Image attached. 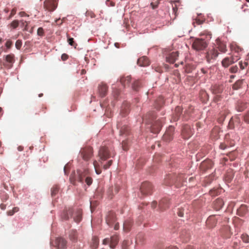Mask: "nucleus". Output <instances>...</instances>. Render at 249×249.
Wrapping results in <instances>:
<instances>
[{"mask_svg":"<svg viewBox=\"0 0 249 249\" xmlns=\"http://www.w3.org/2000/svg\"><path fill=\"white\" fill-rule=\"evenodd\" d=\"M115 155V153L114 152V150L111 147L102 146L100 148L98 151L99 160L98 161L94 160L93 162L97 174H100L102 172L100 165L102 164V162L110 157H114Z\"/></svg>","mask_w":249,"mask_h":249,"instance_id":"nucleus-1","label":"nucleus"},{"mask_svg":"<svg viewBox=\"0 0 249 249\" xmlns=\"http://www.w3.org/2000/svg\"><path fill=\"white\" fill-rule=\"evenodd\" d=\"M200 36H206L207 39L196 38L194 40L192 44L193 48L196 51H202L205 49L208 46V41L212 37L210 32L205 30L200 34Z\"/></svg>","mask_w":249,"mask_h":249,"instance_id":"nucleus-2","label":"nucleus"},{"mask_svg":"<svg viewBox=\"0 0 249 249\" xmlns=\"http://www.w3.org/2000/svg\"><path fill=\"white\" fill-rule=\"evenodd\" d=\"M89 173L88 169L78 170L77 171V174L75 175L74 181L72 183L75 185L76 181L83 183L84 178H86L87 177H88Z\"/></svg>","mask_w":249,"mask_h":249,"instance_id":"nucleus-3","label":"nucleus"},{"mask_svg":"<svg viewBox=\"0 0 249 249\" xmlns=\"http://www.w3.org/2000/svg\"><path fill=\"white\" fill-rule=\"evenodd\" d=\"M79 154L85 160H89L93 155L92 147L88 146L81 149Z\"/></svg>","mask_w":249,"mask_h":249,"instance_id":"nucleus-4","label":"nucleus"},{"mask_svg":"<svg viewBox=\"0 0 249 249\" xmlns=\"http://www.w3.org/2000/svg\"><path fill=\"white\" fill-rule=\"evenodd\" d=\"M194 131L190 125L185 124L181 130V135L184 139H188L193 134Z\"/></svg>","mask_w":249,"mask_h":249,"instance_id":"nucleus-5","label":"nucleus"},{"mask_svg":"<svg viewBox=\"0 0 249 249\" xmlns=\"http://www.w3.org/2000/svg\"><path fill=\"white\" fill-rule=\"evenodd\" d=\"M140 189L143 195L151 194L152 191V185L150 182H144L142 183Z\"/></svg>","mask_w":249,"mask_h":249,"instance_id":"nucleus-6","label":"nucleus"},{"mask_svg":"<svg viewBox=\"0 0 249 249\" xmlns=\"http://www.w3.org/2000/svg\"><path fill=\"white\" fill-rule=\"evenodd\" d=\"M152 123L151 128V132L153 133H159L162 125V121L161 120L158 119L154 121Z\"/></svg>","mask_w":249,"mask_h":249,"instance_id":"nucleus-7","label":"nucleus"},{"mask_svg":"<svg viewBox=\"0 0 249 249\" xmlns=\"http://www.w3.org/2000/svg\"><path fill=\"white\" fill-rule=\"evenodd\" d=\"M174 130L175 129L173 126H170L163 136V140L166 142L172 140L173 138Z\"/></svg>","mask_w":249,"mask_h":249,"instance_id":"nucleus-8","label":"nucleus"},{"mask_svg":"<svg viewBox=\"0 0 249 249\" xmlns=\"http://www.w3.org/2000/svg\"><path fill=\"white\" fill-rule=\"evenodd\" d=\"M57 5L56 0H46L44 2V6L46 8L50 11L55 9Z\"/></svg>","mask_w":249,"mask_h":249,"instance_id":"nucleus-9","label":"nucleus"},{"mask_svg":"<svg viewBox=\"0 0 249 249\" xmlns=\"http://www.w3.org/2000/svg\"><path fill=\"white\" fill-rule=\"evenodd\" d=\"M218 55V53L215 49H212L207 52L206 58L208 62L210 63L212 59H215Z\"/></svg>","mask_w":249,"mask_h":249,"instance_id":"nucleus-10","label":"nucleus"},{"mask_svg":"<svg viewBox=\"0 0 249 249\" xmlns=\"http://www.w3.org/2000/svg\"><path fill=\"white\" fill-rule=\"evenodd\" d=\"M170 200L168 198H163L160 200L159 207L161 211H164L168 208L170 205Z\"/></svg>","mask_w":249,"mask_h":249,"instance_id":"nucleus-11","label":"nucleus"},{"mask_svg":"<svg viewBox=\"0 0 249 249\" xmlns=\"http://www.w3.org/2000/svg\"><path fill=\"white\" fill-rule=\"evenodd\" d=\"M116 220V216L114 212H109L106 217V222L107 224L111 226L115 222Z\"/></svg>","mask_w":249,"mask_h":249,"instance_id":"nucleus-12","label":"nucleus"},{"mask_svg":"<svg viewBox=\"0 0 249 249\" xmlns=\"http://www.w3.org/2000/svg\"><path fill=\"white\" fill-rule=\"evenodd\" d=\"M217 220L215 215L210 216L206 221V225L209 228H212L215 226Z\"/></svg>","mask_w":249,"mask_h":249,"instance_id":"nucleus-13","label":"nucleus"},{"mask_svg":"<svg viewBox=\"0 0 249 249\" xmlns=\"http://www.w3.org/2000/svg\"><path fill=\"white\" fill-rule=\"evenodd\" d=\"M178 52H172L166 57V60L168 62L174 63L178 60Z\"/></svg>","mask_w":249,"mask_h":249,"instance_id":"nucleus-14","label":"nucleus"},{"mask_svg":"<svg viewBox=\"0 0 249 249\" xmlns=\"http://www.w3.org/2000/svg\"><path fill=\"white\" fill-rule=\"evenodd\" d=\"M72 216L73 218L74 221L79 223L82 219V210L78 209L74 210L72 213Z\"/></svg>","mask_w":249,"mask_h":249,"instance_id":"nucleus-15","label":"nucleus"},{"mask_svg":"<svg viewBox=\"0 0 249 249\" xmlns=\"http://www.w3.org/2000/svg\"><path fill=\"white\" fill-rule=\"evenodd\" d=\"M215 45L220 52L222 53H225L226 52L227 47L226 44L224 42L221 41L219 38L216 39Z\"/></svg>","mask_w":249,"mask_h":249,"instance_id":"nucleus-16","label":"nucleus"},{"mask_svg":"<svg viewBox=\"0 0 249 249\" xmlns=\"http://www.w3.org/2000/svg\"><path fill=\"white\" fill-rule=\"evenodd\" d=\"M182 111V109L180 107H177L175 109L174 113L173 114L172 120L174 122L178 121L181 116Z\"/></svg>","mask_w":249,"mask_h":249,"instance_id":"nucleus-17","label":"nucleus"},{"mask_svg":"<svg viewBox=\"0 0 249 249\" xmlns=\"http://www.w3.org/2000/svg\"><path fill=\"white\" fill-rule=\"evenodd\" d=\"M117 128L120 129V135L121 136H127L129 133V129L128 127L125 125L121 126L120 124H117Z\"/></svg>","mask_w":249,"mask_h":249,"instance_id":"nucleus-18","label":"nucleus"},{"mask_svg":"<svg viewBox=\"0 0 249 249\" xmlns=\"http://www.w3.org/2000/svg\"><path fill=\"white\" fill-rule=\"evenodd\" d=\"M55 244L59 249H64L66 247L67 241L63 238L58 237L55 240Z\"/></svg>","mask_w":249,"mask_h":249,"instance_id":"nucleus-19","label":"nucleus"},{"mask_svg":"<svg viewBox=\"0 0 249 249\" xmlns=\"http://www.w3.org/2000/svg\"><path fill=\"white\" fill-rule=\"evenodd\" d=\"M137 64L141 67H145L149 65L150 62L146 56H142L138 59Z\"/></svg>","mask_w":249,"mask_h":249,"instance_id":"nucleus-20","label":"nucleus"},{"mask_svg":"<svg viewBox=\"0 0 249 249\" xmlns=\"http://www.w3.org/2000/svg\"><path fill=\"white\" fill-rule=\"evenodd\" d=\"M99 94L101 97H104L107 91V87L106 84H101L98 87Z\"/></svg>","mask_w":249,"mask_h":249,"instance_id":"nucleus-21","label":"nucleus"},{"mask_svg":"<svg viewBox=\"0 0 249 249\" xmlns=\"http://www.w3.org/2000/svg\"><path fill=\"white\" fill-rule=\"evenodd\" d=\"M130 105L128 103H124L122 106L121 110V114L123 116H125L129 112Z\"/></svg>","mask_w":249,"mask_h":249,"instance_id":"nucleus-22","label":"nucleus"},{"mask_svg":"<svg viewBox=\"0 0 249 249\" xmlns=\"http://www.w3.org/2000/svg\"><path fill=\"white\" fill-rule=\"evenodd\" d=\"M224 205V202L221 198L216 199L213 203V208L215 210H219L221 209Z\"/></svg>","mask_w":249,"mask_h":249,"instance_id":"nucleus-23","label":"nucleus"},{"mask_svg":"<svg viewBox=\"0 0 249 249\" xmlns=\"http://www.w3.org/2000/svg\"><path fill=\"white\" fill-rule=\"evenodd\" d=\"M119 241V237L117 235H114L110 238L109 247L111 249H114Z\"/></svg>","mask_w":249,"mask_h":249,"instance_id":"nucleus-24","label":"nucleus"},{"mask_svg":"<svg viewBox=\"0 0 249 249\" xmlns=\"http://www.w3.org/2000/svg\"><path fill=\"white\" fill-rule=\"evenodd\" d=\"M212 161L210 160H207L203 161L200 166V167L202 170H206L208 169L211 168L212 167Z\"/></svg>","mask_w":249,"mask_h":249,"instance_id":"nucleus-25","label":"nucleus"},{"mask_svg":"<svg viewBox=\"0 0 249 249\" xmlns=\"http://www.w3.org/2000/svg\"><path fill=\"white\" fill-rule=\"evenodd\" d=\"M132 226V221L131 219H127L126 220L124 223L123 225V229L124 231L125 232H128L130 231L131 228Z\"/></svg>","mask_w":249,"mask_h":249,"instance_id":"nucleus-26","label":"nucleus"},{"mask_svg":"<svg viewBox=\"0 0 249 249\" xmlns=\"http://www.w3.org/2000/svg\"><path fill=\"white\" fill-rule=\"evenodd\" d=\"M5 61L8 63V67L11 68L15 61L14 55L13 54L7 55L5 56Z\"/></svg>","mask_w":249,"mask_h":249,"instance_id":"nucleus-27","label":"nucleus"},{"mask_svg":"<svg viewBox=\"0 0 249 249\" xmlns=\"http://www.w3.org/2000/svg\"><path fill=\"white\" fill-rule=\"evenodd\" d=\"M73 212V210L71 208L69 209L68 210L64 211L63 214H62V218L64 220L68 219L70 217L72 216Z\"/></svg>","mask_w":249,"mask_h":249,"instance_id":"nucleus-28","label":"nucleus"},{"mask_svg":"<svg viewBox=\"0 0 249 249\" xmlns=\"http://www.w3.org/2000/svg\"><path fill=\"white\" fill-rule=\"evenodd\" d=\"M211 90L213 94H217L222 92L223 88L221 86L215 85L211 87Z\"/></svg>","mask_w":249,"mask_h":249,"instance_id":"nucleus-29","label":"nucleus"},{"mask_svg":"<svg viewBox=\"0 0 249 249\" xmlns=\"http://www.w3.org/2000/svg\"><path fill=\"white\" fill-rule=\"evenodd\" d=\"M234 57H236L237 59H239L240 56L243 53V50L239 46L234 44Z\"/></svg>","mask_w":249,"mask_h":249,"instance_id":"nucleus-30","label":"nucleus"},{"mask_svg":"<svg viewBox=\"0 0 249 249\" xmlns=\"http://www.w3.org/2000/svg\"><path fill=\"white\" fill-rule=\"evenodd\" d=\"M233 58L232 56H231L230 58L226 57L224 59L222 62V65L224 67H228L233 63Z\"/></svg>","mask_w":249,"mask_h":249,"instance_id":"nucleus-31","label":"nucleus"},{"mask_svg":"<svg viewBox=\"0 0 249 249\" xmlns=\"http://www.w3.org/2000/svg\"><path fill=\"white\" fill-rule=\"evenodd\" d=\"M131 80V77L130 76H127L125 77H123L120 79V82L121 84L124 86L125 87L127 85H129Z\"/></svg>","mask_w":249,"mask_h":249,"instance_id":"nucleus-32","label":"nucleus"},{"mask_svg":"<svg viewBox=\"0 0 249 249\" xmlns=\"http://www.w3.org/2000/svg\"><path fill=\"white\" fill-rule=\"evenodd\" d=\"M164 101L163 97L162 96H160L158 98V99L156 100L155 107L157 109H159L160 107H161L164 104Z\"/></svg>","mask_w":249,"mask_h":249,"instance_id":"nucleus-33","label":"nucleus"},{"mask_svg":"<svg viewBox=\"0 0 249 249\" xmlns=\"http://www.w3.org/2000/svg\"><path fill=\"white\" fill-rule=\"evenodd\" d=\"M99 245V239L96 236H93L92 238L90 243V247L93 249H96L98 248Z\"/></svg>","mask_w":249,"mask_h":249,"instance_id":"nucleus-34","label":"nucleus"},{"mask_svg":"<svg viewBox=\"0 0 249 249\" xmlns=\"http://www.w3.org/2000/svg\"><path fill=\"white\" fill-rule=\"evenodd\" d=\"M247 211V208L245 205H241L240 208L237 210V214L239 216H243Z\"/></svg>","mask_w":249,"mask_h":249,"instance_id":"nucleus-35","label":"nucleus"},{"mask_svg":"<svg viewBox=\"0 0 249 249\" xmlns=\"http://www.w3.org/2000/svg\"><path fill=\"white\" fill-rule=\"evenodd\" d=\"M221 191V189L220 188L213 189L210 191L209 193L211 196H214L219 195Z\"/></svg>","mask_w":249,"mask_h":249,"instance_id":"nucleus-36","label":"nucleus"},{"mask_svg":"<svg viewBox=\"0 0 249 249\" xmlns=\"http://www.w3.org/2000/svg\"><path fill=\"white\" fill-rule=\"evenodd\" d=\"M59 190V187L58 185H54L51 189V195L52 196H54L57 194Z\"/></svg>","mask_w":249,"mask_h":249,"instance_id":"nucleus-37","label":"nucleus"},{"mask_svg":"<svg viewBox=\"0 0 249 249\" xmlns=\"http://www.w3.org/2000/svg\"><path fill=\"white\" fill-rule=\"evenodd\" d=\"M141 85V82L139 80L135 81L132 84V88L135 90H137Z\"/></svg>","mask_w":249,"mask_h":249,"instance_id":"nucleus-38","label":"nucleus"},{"mask_svg":"<svg viewBox=\"0 0 249 249\" xmlns=\"http://www.w3.org/2000/svg\"><path fill=\"white\" fill-rule=\"evenodd\" d=\"M67 37H68V42L69 44L70 45L74 47V48H75L76 46H77V44L76 43H75V42L74 41L73 38L70 37L68 35H67Z\"/></svg>","mask_w":249,"mask_h":249,"instance_id":"nucleus-39","label":"nucleus"},{"mask_svg":"<svg viewBox=\"0 0 249 249\" xmlns=\"http://www.w3.org/2000/svg\"><path fill=\"white\" fill-rule=\"evenodd\" d=\"M243 83V80H238L234 83V89H239Z\"/></svg>","mask_w":249,"mask_h":249,"instance_id":"nucleus-40","label":"nucleus"},{"mask_svg":"<svg viewBox=\"0 0 249 249\" xmlns=\"http://www.w3.org/2000/svg\"><path fill=\"white\" fill-rule=\"evenodd\" d=\"M243 241L245 243H249V236L246 234H243L241 236Z\"/></svg>","mask_w":249,"mask_h":249,"instance_id":"nucleus-41","label":"nucleus"},{"mask_svg":"<svg viewBox=\"0 0 249 249\" xmlns=\"http://www.w3.org/2000/svg\"><path fill=\"white\" fill-rule=\"evenodd\" d=\"M19 25V22L17 20H15L13 21L11 24L10 26L12 27L13 29L16 28L17 27H18Z\"/></svg>","mask_w":249,"mask_h":249,"instance_id":"nucleus-42","label":"nucleus"},{"mask_svg":"<svg viewBox=\"0 0 249 249\" xmlns=\"http://www.w3.org/2000/svg\"><path fill=\"white\" fill-rule=\"evenodd\" d=\"M122 147L124 150H127L128 149L127 140H123V141Z\"/></svg>","mask_w":249,"mask_h":249,"instance_id":"nucleus-43","label":"nucleus"},{"mask_svg":"<svg viewBox=\"0 0 249 249\" xmlns=\"http://www.w3.org/2000/svg\"><path fill=\"white\" fill-rule=\"evenodd\" d=\"M22 44L21 40L18 39L16 41L15 46L17 49L19 50L22 46Z\"/></svg>","mask_w":249,"mask_h":249,"instance_id":"nucleus-44","label":"nucleus"},{"mask_svg":"<svg viewBox=\"0 0 249 249\" xmlns=\"http://www.w3.org/2000/svg\"><path fill=\"white\" fill-rule=\"evenodd\" d=\"M85 182H86L87 184L89 186L92 183V179L91 178L88 177H87L85 179Z\"/></svg>","mask_w":249,"mask_h":249,"instance_id":"nucleus-45","label":"nucleus"},{"mask_svg":"<svg viewBox=\"0 0 249 249\" xmlns=\"http://www.w3.org/2000/svg\"><path fill=\"white\" fill-rule=\"evenodd\" d=\"M37 35L39 36H44V30L42 27H40L37 29Z\"/></svg>","mask_w":249,"mask_h":249,"instance_id":"nucleus-46","label":"nucleus"},{"mask_svg":"<svg viewBox=\"0 0 249 249\" xmlns=\"http://www.w3.org/2000/svg\"><path fill=\"white\" fill-rule=\"evenodd\" d=\"M129 245V241L127 240H124L122 243V249H127V247Z\"/></svg>","mask_w":249,"mask_h":249,"instance_id":"nucleus-47","label":"nucleus"},{"mask_svg":"<svg viewBox=\"0 0 249 249\" xmlns=\"http://www.w3.org/2000/svg\"><path fill=\"white\" fill-rule=\"evenodd\" d=\"M153 68L154 69L155 71L161 73L162 72V69L159 66H153Z\"/></svg>","mask_w":249,"mask_h":249,"instance_id":"nucleus-48","label":"nucleus"},{"mask_svg":"<svg viewBox=\"0 0 249 249\" xmlns=\"http://www.w3.org/2000/svg\"><path fill=\"white\" fill-rule=\"evenodd\" d=\"M147 117V116H146ZM147 118L149 120H154L156 118V116L154 114L153 112L149 113L148 114Z\"/></svg>","mask_w":249,"mask_h":249,"instance_id":"nucleus-49","label":"nucleus"},{"mask_svg":"<svg viewBox=\"0 0 249 249\" xmlns=\"http://www.w3.org/2000/svg\"><path fill=\"white\" fill-rule=\"evenodd\" d=\"M70 237L71 240H74L76 238V231H71V233L70 235Z\"/></svg>","mask_w":249,"mask_h":249,"instance_id":"nucleus-50","label":"nucleus"},{"mask_svg":"<svg viewBox=\"0 0 249 249\" xmlns=\"http://www.w3.org/2000/svg\"><path fill=\"white\" fill-rule=\"evenodd\" d=\"M112 163V160H109L107 162V164H105L104 165L103 168L105 169H107V168H108L111 165Z\"/></svg>","mask_w":249,"mask_h":249,"instance_id":"nucleus-51","label":"nucleus"},{"mask_svg":"<svg viewBox=\"0 0 249 249\" xmlns=\"http://www.w3.org/2000/svg\"><path fill=\"white\" fill-rule=\"evenodd\" d=\"M247 65H248V63L247 62H244L243 63L242 62H239V65L241 70L244 69L245 68V67L247 66Z\"/></svg>","mask_w":249,"mask_h":249,"instance_id":"nucleus-52","label":"nucleus"},{"mask_svg":"<svg viewBox=\"0 0 249 249\" xmlns=\"http://www.w3.org/2000/svg\"><path fill=\"white\" fill-rule=\"evenodd\" d=\"M12 44H13L12 41L10 40H8L5 43V46L7 48L9 49L11 48Z\"/></svg>","mask_w":249,"mask_h":249,"instance_id":"nucleus-53","label":"nucleus"},{"mask_svg":"<svg viewBox=\"0 0 249 249\" xmlns=\"http://www.w3.org/2000/svg\"><path fill=\"white\" fill-rule=\"evenodd\" d=\"M203 22H204V20H203V19H200L199 18H196V21L194 22L193 23L195 24V23H196L197 25H199V24H202Z\"/></svg>","mask_w":249,"mask_h":249,"instance_id":"nucleus-54","label":"nucleus"},{"mask_svg":"<svg viewBox=\"0 0 249 249\" xmlns=\"http://www.w3.org/2000/svg\"><path fill=\"white\" fill-rule=\"evenodd\" d=\"M182 117L184 120H187L189 117L188 111H185Z\"/></svg>","mask_w":249,"mask_h":249,"instance_id":"nucleus-55","label":"nucleus"},{"mask_svg":"<svg viewBox=\"0 0 249 249\" xmlns=\"http://www.w3.org/2000/svg\"><path fill=\"white\" fill-rule=\"evenodd\" d=\"M110 244V238H106L104 239L103 241V244L104 245H107L108 244Z\"/></svg>","mask_w":249,"mask_h":249,"instance_id":"nucleus-56","label":"nucleus"},{"mask_svg":"<svg viewBox=\"0 0 249 249\" xmlns=\"http://www.w3.org/2000/svg\"><path fill=\"white\" fill-rule=\"evenodd\" d=\"M178 214L180 217H182L183 216V210L181 209H179L178 212Z\"/></svg>","mask_w":249,"mask_h":249,"instance_id":"nucleus-57","label":"nucleus"},{"mask_svg":"<svg viewBox=\"0 0 249 249\" xmlns=\"http://www.w3.org/2000/svg\"><path fill=\"white\" fill-rule=\"evenodd\" d=\"M244 120L246 122L249 123V112L244 116Z\"/></svg>","mask_w":249,"mask_h":249,"instance_id":"nucleus-58","label":"nucleus"},{"mask_svg":"<svg viewBox=\"0 0 249 249\" xmlns=\"http://www.w3.org/2000/svg\"><path fill=\"white\" fill-rule=\"evenodd\" d=\"M68 58V55L66 53H63L61 55V59L63 61H65Z\"/></svg>","mask_w":249,"mask_h":249,"instance_id":"nucleus-59","label":"nucleus"},{"mask_svg":"<svg viewBox=\"0 0 249 249\" xmlns=\"http://www.w3.org/2000/svg\"><path fill=\"white\" fill-rule=\"evenodd\" d=\"M16 13V9L15 8H13L11 12L10 15L9 16V18L13 17Z\"/></svg>","mask_w":249,"mask_h":249,"instance_id":"nucleus-60","label":"nucleus"},{"mask_svg":"<svg viewBox=\"0 0 249 249\" xmlns=\"http://www.w3.org/2000/svg\"><path fill=\"white\" fill-rule=\"evenodd\" d=\"M185 71L187 73H190L192 71V69L190 68L189 65L186 66Z\"/></svg>","mask_w":249,"mask_h":249,"instance_id":"nucleus-61","label":"nucleus"},{"mask_svg":"<svg viewBox=\"0 0 249 249\" xmlns=\"http://www.w3.org/2000/svg\"><path fill=\"white\" fill-rule=\"evenodd\" d=\"M181 176H179L177 178V180L176 181V186H177L178 187H179V185L177 184V182L178 181V182H180L181 181Z\"/></svg>","mask_w":249,"mask_h":249,"instance_id":"nucleus-62","label":"nucleus"},{"mask_svg":"<svg viewBox=\"0 0 249 249\" xmlns=\"http://www.w3.org/2000/svg\"><path fill=\"white\" fill-rule=\"evenodd\" d=\"M157 203L156 201H153L152 203H151V207L152 208H155L156 206H157Z\"/></svg>","mask_w":249,"mask_h":249,"instance_id":"nucleus-63","label":"nucleus"},{"mask_svg":"<svg viewBox=\"0 0 249 249\" xmlns=\"http://www.w3.org/2000/svg\"><path fill=\"white\" fill-rule=\"evenodd\" d=\"M4 195V197L3 198H1L2 200L3 201H5L7 200L8 198V196L6 194H5Z\"/></svg>","mask_w":249,"mask_h":249,"instance_id":"nucleus-64","label":"nucleus"}]
</instances>
